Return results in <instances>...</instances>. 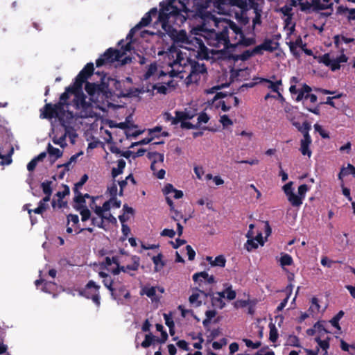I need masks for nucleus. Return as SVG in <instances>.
<instances>
[{"label":"nucleus","mask_w":355,"mask_h":355,"mask_svg":"<svg viewBox=\"0 0 355 355\" xmlns=\"http://www.w3.org/2000/svg\"><path fill=\"white\" fill-rule=\"evenodd\" d=\"M234 22L230 19H223L216 21L218 31L211 30L205 37L209 46L223 49H230V38L228 37V28H233Z\"/></svg>","instance_id":"1"},{"label":"nucleus","mask_w":355,"mask_h":355,"mask_svg":"<svg viewBox=\"0 0 355 355\" xmlns=\"http://www.w3.org/2000/svg\"><path fill=\"white\" fill-rule=\"evenodd\" d=\"M65 114L64 108H61V104L46 103L40 110V117L42 119H51L58 118L60 125L68 132L69 128V122L65 121L64 115Z\"/></svg>","instance_id":"2"},{"label":"nucleus","mask_w":355,"mask_h":355,"mask_svg":"<svg viewBox=\"0 0 355 355\" xmlns=\"http://www.w3.org/2000/svg\"><path fill=\"white\" fill-rule=\"evenodd\" d=\"M182 61L184 62V60ZM185 62L189 63L190 68L189 73L185 79L187 85L197 83L200 78V75L207 72L205 65L190 58L187 59Z\"/></svg>","instance_id":"3"},{"label":"nucleus","mask_w":355,"mask_h":355,"mask_svg":"<svg viewBox=\"0 0 355 355\" xmlns=\"http://www.w3.org/2000/svg\"><path fill=\"white\" fill-rule=\"evenodd\" d=\"M123 54L124 52H121V50L109 48L96 60V65L97 67H100L107 64H112L115 61H120Z\"/></svg>","instance_id":"4"},{"label":"nucleus","mask_w":355,"mask_h":355,"mask_svg":"<svg viewBox=\"0 0 355 355\" xmlns=\"http://www.w3.org/2000/svg\"><path fill=\"white\" fill-rule=\"evenodd\" d=\"M99 289L100 286L96 284L93 280H89L83 290L80 292V294L87 299L92 300L96 306L99 307L101 305Z\"/></svg>","instance_id":"5"},{"label":"nucleus","mask_w":355,"mask_h":355,"mask_svg":"<svg viewBox=\"0 0 355 355\" xmlns=\"http://www.w3.org/2000/svg\"><path fill=\"white\" fill-rule=\"evenodd\" d=\"M173 4V0L169 1L165 6H164V3H160L161 9L159 12H158L156 8H153L146 13L149 14V16H150L151 18L152 16H156L158 15L159 21L162 22L163 26H164L168 20L169 14H171L173 12L171 10L174 8Z\"/></svg>","instance_id":"6"},{"label":"nucleus","mask_w":355,"mask_h":355,"mask_svg":"<svg viewBox=\"0 0 355 355\" xmlns=\"http://www.w3.org/2000/svg\"><path fill=\"white\" fill-rule=\"evenodd\" d=\"M340 53L341 54L335 59H331L329 53H324L320 57L319 62L329 67L332 71L338 70L340 68V63L347 62L348 60L347 56L344 54V49H341Z\"/></svg>","instance_id":"7"},{"label":"nucleus","mask_w":355,"mask_h":355,"mask_svg":"<svg viewBox=\"0 0 355 355\" xmlns=\"http://www.w3.org/2000/svg\"><path fill=\"white\" fill-rule=\"evenodd\" d=\"M131 263L126 266L118 265L111 270L112 274L118 275L121 272L128 273L130 276H135V272L137 271L140 266V257L137 255H132L130 257Z\"/></svg>","instance_id":"8"},{"label":"nucleus","mask_w":355,"mask_h":355,"mask_svg":"<svg viewBox=\"0 0 355 355\" xmlns=\"http://www.w3.org/2000/svg\"><path fill=\"white\" fill-rule=\"evenodd\" d=\"M94 67L92 62L87 63L75 78L73 83L76 87L82 89L83 83L94 73Z\"/></svg>","instance_id":"9"},{"label":"nucleus","mask_w":355,"mask_h":355,"mask_svg":"<svg viewBox=\"0 0 355 355\" xmlns=\"http://www.w3.org/2000/svg\"><path fill=\"white\" fill-rule=\"evenodd\" d=\"M233 26V33L236 34V36L234 39H236V37H239L238 35L240 37L239 42H237V46L241 45L245 47L250 46L251 45H253L256 43V40L254 37H246L243 32V30L241 27H240L239 25H237L236 23H234V25Z\"/></svg>","instance_id":"10"},{"label":"nucleus","mask_w":355,"mask_h":355,"mask_svg":"<svg viewBox=\"0 0 355 355\" xmlns=\"http://www.w3.org/2000/svg\"><path fill=\"white\" fill-rule=\"evenodd\" d=\"M107 87L108 85L103 82L100 84L86 82L85 89L89 96H94L96 95L98 96L100 94L106 92L105 89L107 88Z\"/></svg>","instance_id":"11"},{"label":"nucleus","mask_w":355,"mask_h":355,"mask_svg":"<svg viewBox=\"0 0 355 355\" xmlns=\"http://www.w3.org/2000/svg\"><path fill=\"white\" fill-rule=\"evenodd\" d=\"M73 103L76 110L83 109L87 110L91 107V103L86 101V96L83 94L82 89L74 93Z\"/></svg>","instance_id":"12"},{"label":"nucleus","mask_w":355,"mask_h":355,"mask_svg":"<svg viewBox=\"0 0 355 355\" xmlns=\"http://www.w3.org/2000/svg\"><path fill=\"white\" fill-rule=\"evenodd\" d=\"M173 42L178 44L180 46H183L186 44H190L191 41L189 40L187 32L184 30H180L179 31H174L171 35H169Z\"/></svg>","instance_id":"13"},{"label":"nucleus","mask_w":355,"mask_h":355,"mask_svg":"<svg viewBox=\"0 0 355 355\" xmlns=\"http://www.w3.org/2000/svg\"><path fill=\"white\" fill-rule=\"evenodd\" d=\"M80 90L76 87L75 83H73V85L66 87L65 92L60 95V101L57 104H61V108H64L65 105H68L67 101L69 98V94H74L75 92Z\"/></svg>","instance_id":"14"},{"label":"nucleus","mask_w":355,"mask_h":355,"mask_svg":"<svg viewBox=\"0 0 355 355\" xmlns=\"http://www.w3.org/2000/svg\"><path fill=\"white\" fill-rule=\"evenodd\" d=\"M311 143L312 139L311 136L306 135L305 137H303V139H301L300 150L303 155H306L309 157L311 156L312 151L310 149Z\"/></svg>","instance_id":"15"},{"label":"nucleus","mask_w":355,"mask_h":355,"mask_svg":"<svg viewBox=\"0 0 355 355\" xmlns=\"http://www.w3.org/2000/svg\"><path fill=\"white\" fill-rule=\"evenodd\" d=\"M254 80H259V83H268L269 85L268 87L270 89L272 92L277 93L278 96L281 98H284L282 94L279 92V86L282 85V80H277L276 82H272V80L264 78H255Z\"/></svg>","instance_id":"16"},{"label":"nucleus","mask_w":355,"mask_h":355,"mask_svg":"<svg viewBox=\"0 0 355 355\" xmlns=\"http://www.w3.org/2000/svg\"><path fill=\"white\" fill-rule=\"evenodd\" d=\"M114 290L116 294L117 298H112L114 300H116L118 303L123 304V298L124 299H129L130 298V293L126 290L125 286L122 285L118 288L114 287Z\"/></svg>","instance_id":"17"},{"label":"nucleus","mask_w":355,"mask_h":355,"mask_svg":"<svg viewBox=\"0 0 355 355\" xmlns=\"http://www.w3.org/2000/svg\"><path fill=\"white\" fill-rule=\"evenodd\" d=\"M122 83L119 80H116L114 83V88L116 94L119 97H129L134 96L133 89H122L121 88Z\"/></svg>","instance_id":"18"},{"label":"nucleus","mask_w":355,"mask_h":355,"mask_svg":"<svg viewBox=\"0 0 355 355\" xmlns=\"http://www.w3.org/2000/svg\"><path fill=\"white\" fill-rule=\"evenodd\" d=\"M163 193L168 196L171 193H174L173 198L175 199H180L183 197V192L181 190H178L174 188L172 184L167 183L162 189Z\"/></svg>","instance_id":"19"},{"label":"nucleus","mask_w":355,"mask_h":355,"mask_svg":"<svg viewBox=\"0 0 355 355\" xmlns=\"http://www.w3.org/2000/svg\"><path fill=\"white\" fill-rule=\"evenodd\" d=\"M264 0H248V10L252 9L259 17V12H262Z\"/></svg>","instance_id":"20"},{"label":"nucleus","mask_w":355,"mask_h":355,"mask_svg":"<svg viewBox=\"0 0 355 355\" xmlns=\"http://www.w3.org/2000/svg\"><path fill=\"white\" fill-rule=\"evenodd\" d=\"M200 278H203L205 284H211L215 282L214 277L213 275L209 276L205 271L196 272L193 275L194 282H198Z\"/></svg>","instance_id":"21"},{"label":"nucleus","mask_w":355,"mask_h":355,"mask_svg":"<svg viewBox=\"0 0 355 355\" xmlns=\"http://www.w3.org/2000/svg\"><path fill=\"white\" fill-rule=\"evenodd\" d=\"M252 56V51L248 49L244 51L241 54H230L229 58L234 62H237L239 60L246 61Z\"/></svg>","instance_id":"22"},{"label":"nucleus","mask_w":355,"mask_h":355,"mask_svg":"<svg viewBox=\"0 0 355 355\" xmlns=\"http://www.w3.org/2000/svg\"><path fill=\"white\" fill-rule=\"evenodd\" d=\"M263 50L268 52H273L279 47V43L274 42L271 39H265L263 43L261 44Z\"/></svg>","instance_id":"23"},{"label":"nucleus","mask_w":355,"mask_h":355,"mask_svg":"<svg viewBox=\"0 0 355 355\" xmlns=\"http://www.w3.org/2000/svg\"><path fill=\"white\" fill-rule=\"evenodd\" d=\"M158 72V67L157 64L156 62H154L151 63L150 65H148V69L145 73L143 75V80H147L150 77L155 76Z\"/></svg>","instance_id":"24"},{"label":"nucleus","mask_w":355,"mask_h":355,"mask_svg":"<svg viewBox=\"0 0 355 355\" xmlns=\"http://www.w3.org/2000/svg\"><path fill=\"white\" fill-rule=\"evenodd\" d=\"M330 0H312L313 9L315 10H322L328 8L332 5L329 3Z\"/></svg>","instance_id":"25"},{"label":"nucleus","mask_w":355,"mask_h":355,"mask_svg":"<svg viewBox=\"0 0 355 355\" xmlns=\"http://www.w3.org/2000/svg\"><path fill=\"white\" fill-rule=\"evenodd\" d=\"M76 195L73 198L74 202L76 203V205L74 206V208L76 210H80L83 207H87L85 205V200L84 199V197L83 196V194L80 192H74Z\"/></svg>","instance_id":"26"},{"label":"nucleus","mask_w":355,"mask_h":355,"mask_svg":"<svg viewBox=\"0 0 355 355\" xmlns=\"http://www.w3.org/2000/svg\"><path fill=\"white\" fill-rule=\"evenodd\" d=\"M348 12L347 15L348 21L355 20V8H348L343 6H340L337 8V12L339 14H345Z\"/></svg>","instance_id":"27"},{"label":"nucleus","mask_w":355,"mask_h":355,"mask_svg":"<svg viewBox=\"0 0 355 355\" xmlns=\"http://www.w3.org/2000/svg\"><path fill=\"white\" fill-rule=\"evenodd\" d=\"M103 284L104 286L110 291L111 296L112 298H117L116 294L114 290V281L110 276H108L107 278L103 279Z\"/></svg>","instance_id":"28"},{"label":"nucleus","mask_w":355,"mask_h":355,"mask_svg":"<svg viewBox=\"0 0 355 355\" xmlns=\"http://www.w3.org/2000/svg\"><path fill=\"white\" fill-rule=\"evenodd\" d=\"M162 254L159 253L152 258L153 262L155 264V271L156 272L159 271L165 265V263L162 261Z\"/></svg>","instance_id":"29"},{"label":"nucleus","mask_w":355,"mask_h":355,"mask_svg":"<svg viewBox=\"0 0 355 355\" xmlns=\"http://www.w3.org/2000/svg\"><path fill=\"white\" fill-rule=\"evenodd\" d=\"M329 338L326 340H321L320 337H315V341L318 343L319 347L324 352L323 355L327 354V349L329 348Z\"/></svg>","instance_id":"30"},{"label":"nucleus","mask_w":355,"mask_h":355,"mask_svg":"<svg viewBox=\"0 0 355 355\" xmlns=\"http://www.w3.org/2000/svg\"><path fill=\"white\" fill-rule=\"evenodd\" d=\"M287 198L293 207H298L302 205V199H301L300 196L296 195L295 193L288 196Z\"/></svg>","instance_id":"31"},{"label":"nucleus","mask_w":355,"mask_h":355,"mask_svg":"<svg viewBox=\"0 0 355 355\" xmlns=\"http://www.w3.org/2000/svg\"><path fill=\"white\" fill-rule=\"evenodd\" d=\"M47 151L50 156L55 157V159L53 162L62 156V151L59 148L53 147L51 144H48Z\"/></svg>","instance_id":"32"},{"label":"nucleus","mask_w":355,"mask_h":355,"mask_svg":"<svg viewBox=\"0 0 355 355\" xmlns=\"http://www.w3.org/2000/svg\"><path fill=\"white\" fill-rule=\"evenodd\" d=\"M320 306L318 303V300L317 297H313L311 299V304L308 309V312L310 313L311 315H313L315 313H318L320 311Z\"/></svg>","instance_id":"33"},{"label":"nucleus","mask_w":355,"mask_h":355,"mask_svg":"<svg viewBox=\"0 0 355 355\" xmlns=\"http://www.w3.org/2000/svg\"><path fill=\"white\" fill-rule=\"evenodd\" d=\"M175 115L177 116L178 123L179 122L185 121L186 120L191 119L193 115L187 112L175 111Z\"/></svg>","instance_id":"34"},{"label":"nucleus","mask_w":355,"mask_h":355,"mask_svg":"<svg viewBox=\"0 0 355 355\" xmlns=\"http://www.w3.org/2000/svg\"><path fill=\"white\" fill-rule=\"evenodd\" d=\"M232 28V27L228 28V29H227L228 37L230 38V48H235L237 46V42H239L240 37L238 35L239 37H236V39H234L236 34L233 33L234 31H233V28Z\"/></svg>","instance_id":"35"},{"label":"nucleus","mask_w":355,"mask_h":355,"mask_svg":"<svg viewBox=\"0 0 355 355\" xmlns=\"http://www.w3.org/2000/svg\"><path fill=\"white\" fill-rule=\"evenodd\" d=\"M269 328H270L269 340L272 343H275L279 336L278 331H277L275 325L271 322L269 324Z\"/></svg>","instance_id":"36"},{"label":"nucleus","mask_w":355,"mask_h":355,"mask_svg":"<svg viewBox=\"0 0 355 355\" xmlns=\"http://www.w3.org/2000/svg\"><path fill=\"white\" fill-rule=\"evenodd\" d=\"M153 341H156V337L150 333L145 336V339L141 343V346L143 348H148L153 344Z\"/></svg>","instance_id":"37"},{"label":"nucleus","mask_w":355,"mask_h":355,"mask_svg":"<svg viewBox=\"0 0 355 355\" xmlns=\"http://www.w3.org/2000/svg\"><path fill=\"white\" fill-rule=\"evenodd\" d=\"M344 314V311L341 310L330 320L331 325L338 330H340L339 320L343 317Z\"/></svg>","instance_id":"38"},{"label":"nucleus","mask_w":355,"mask_h":355,"mask_svg":"<svg viewBox=\"0 0 355 355\" xmlns=\"http://www.w3.org/2000/svg\"><path fill=\"white\" fill-rule=\"evenodd\" d=\"M230 3L241 10H248V0H229Z\"/></svg>","instance_id":"39"},{"label":"nucleus","mask_w":355,"mask_h":355,"mask_svg":"<svg viewBox=\"0 0 355 355\" xmlns=\"http://www.w3.org/2000/svg\"><path fill=\"white\" fill-rule=\"evenodd\" d=\"M211 301L213 306L218 308L220 309H222L225 306V302H224L223 299L220 297L213 296L211 297Z\"/></svg>","instance_id":"40"},{"label":"nucleus","mask_w":355,"mask_h":355,"mask_svg":"<svg viewBox=\"0 0 355 355\" xmlns=\"http://www.w3.org/2000/svg\"><path fill=\"white\" fill-rule=\"evenodd\" d=\"M293 263L292 257L288 254H284L280 258V264L282 267L291 266Z\"/></svg>","instance_id":"41"},{"label":"nucleus","mask_w":355,"mask_h":355,"mask_svg":"<svg viewBox=\"0 0 355 355\" xmlns=\"http://www.w3.org/2000/svg\"><path fill=\"white\" fill-rule=\"evenodd\" d=\"M311 129V125L309 122L305 121L302 125H301L300 128H298V131L300 132L303 135V137H305L306 135L310 136L309 130Z\"/></svg>","instance_id":"42"},{"label":"nucleus","mask_w":355,"mask_h":355,"mask_svg":"<svg viewBox=\"0 0 355 355\" xmlns=\"http://www.w3.org/2000/svg\"><path fill=\"white\" fill-rule=\"evenodd\" d=\"M52 182L49 180H46L41 184V187L42 189L43 193L45 195H51L52 194V188H51Z\"/></svg>","instance_id":"43"},{"label":"nucleus","mask_w":355,"mask_h":355,"mask_svg":"<svg viewBox=\"0 0 355 355\" xmlns=\"http://www.w3.org/2000/svg\"><path fill=\"white\" fill-rule=\"evenodd\" d=\"M152 21V18L149 16V14L146 13L141 18L140 21L137 24V27L139 28L148 26Z\"/></svg>","instance_id":"44"},{"label":"nucleus","mask_w":355,"mask_h":355,"mask_svg":"<svg viewBox=\"0 0 355 355\" xmlns=\"http://www.w3.org/2000/svg\"><path fill=\"white\" fill-rule=\"evenodd\" d=\"M226 263L225 258L223 255L217 256L213 262L211 263L212 266L225 267Z\"/></svg>","instance_id":"45"},{"label":"nucleus","mask_w":355,"mask_h":355,"mask_svg":"<svg viewBox=\"0 0 355 355\" xmlns=\"http://www.w3.org/2000/svg\"><path fill=\"white\" fill-rule=\"evenodd\" d=\"M258 248V244L254 241L253 238L248 239L245 244V248L250 252L254 249H257Z\"/></svg>","instance_id":"46"},{"label":"nucleus","mask_w":355,"mask_h":355,"mask_svg":"<svg viewBox=\"0 0 355 355\" xmlns=\"http://www.w3.org/2000/svg\"><path fill=\"white\" fill-rule=\"evenodd\" d=\"M91 221H92V225L93 226H96L99 228H101V229H103V230H106L105 229V225H104V221H103V219L102 218H96V217H92L91 218Z\"/></svg>","instance_id":"47"},{"label":"nucleus","mask_w":355,"mask_h":355,"mask_svg":"<svg viewBox=\"0 0 355 355\" xmlns=\"http://www.w3.org/2000/svg\"><path fill=\"white\" fill-rule=\"evenodd\" d=\"M80 214L81 215L82 221H87L91 218V212L87 207H83L80 210Z\"/></svg>","instance_id":"48"},{"label":"nucleus","mask_w":355,"mask_h":355,"mask_svg":"<svg viewBox=\"0 0 355 355\" xmlns=\"http://www.w3.org/2000/svg\"><path fill=\"white\" fill-rule=\"evenodd\" d=\"M288 345L293 347H300V339L297 336L291 335L288 338Z\"/></svg>","instance_id":"49"},{"label":"nucleus","mask_w":355,"mask_h":355,"mask_svg":"<svg viewBox=\"0 0 355 355\" xmlns=\"http://www.w3.org/2000/svg\"><path fill=\"white\" fill-rule=\"evenodd\" d=\"M309 187L306 184H303L299 186L297 191L298 196H300L301 199H304L306 193L309 190Z\"/></svg>","instance_id":"50"},{"label":"nucleus","mask_w":355,"mask_h":355,"mask_svg":"<svg viewBox=\"0 0 355 355\" xmlns=\"http://www.w3.org/2000/svg\"><path fill=\"white\" fill-rule=\"evenodd\" d=\"M314 129L316 132H318L320 135L324 138V139H328L329 138V133L327 132L322 127L318 124V123H315L314 125Z\"/></svg>","instance_id":"51"},{"label":"nucleus","mask_w":355,"mask_h":355,"mask_svg":"<svg viewBox=\"0 0 355 355\" xmlns=\"http://www.w3.org/2000/svg\"><path fill=\"white\" fill-rule=\"evenodd\" d=\"M89 207L94 210V213L97 215V216L100 218L103 219L104 217V211L103 210L102 206H98L97 205H95L94 207H92V205H89Z\"/></svg>","instance_id":"52"},{"label":"nucleus","mask_w":355,"mask_h":355,"mask_svg":"<svg viewBox=\"0 0 355 355\" xmlns=\"http://www.w3.org/2000/svg\"><path fill=\"white\" fill-rule=\"evenodd\" d=\"M87 180H88L87 175H86V174L83 175L81 177L80 181H78L77 183L75 184V187L73 188V191L74 192L79 191L78 189L81 188L85 184V183L87 181Z\"/></svg>","instance_id":"53"},{"label":"nucleus","mask_w":355,"mask_h":355,"mask_svg":"<svg viewBox=\"0 0 355 355\" xmlns=\"http://www.w3.org/2000/svg\"><path fill=\"white\" fill-rule=\"evenodd\" d=\"M209 117L208 114L206 112H202L198 116V123L196 125H198L199 127L201 123H207L209 121Z\"/></svg>","instance_id":"54"},{"label":"nucleus","mask_w":355,"mask_h":355,"mask_svg":"<svg viewBox=\"0 0 355 355\" xmlns=\"http://www.w3.org/2000/svg\"><path fill=\"white\" fill-rule=\"evenodd\" d=\"M227 343V340L226 338H223L222 339H220L219 341H214L213 343H212V347L214 349H221L223 346L226 345Z\"/></svg>","instance_id":"55"},{"label":"nucleus","mask_w":355,"mask_h":355,"mask_svg":"<svg viewBox=\"0 0 355 355\" xmlns=\"http://www.w3.org/2000/svg\"><path fill=\"white\" fill-rule=\"evenodd\" d=\"M293 182H289L286 183L285 185H284L282 187L283 191L287 197L294 193L293 189Z\"/></svg>","instance_id":"56"},{"label":"nucleus","mask_w":355,"mask_h":355,"mask_svg":"<svg viewBox=\"0 0 355 355\" xmlns=\"http://www.w3.org/2000/svg\"><path fill=\"white\" fill-rule=\"evenodd\" d=\"M107 191L110 193L111 198L116 197L117 196V185L115 183V181L107 187Z\"/></svg>","instance_id":"57"},{"label":"nucleus","mask_w":355,"mask_h":355,"mask_svg":"<svg viewBox=\"0 0 355 355\" xmlns=\"http://www.w3.org/2000/svg\"><path fill=\"white\" fill-rule=\"evenodd\" d=\"M164 119L166 122H171L172 125H177V116L173 117L169 112H165L164 114Z\"/></svg>","instance_id":"58"},{"label":"nucleus","mask_w":355,"mask_h":355,"mask_svg":"<svg viewBox=\"0 0 355 355\" xmlns=\"http://www.w3.org/2000/svg\"><path fill=\"white\" fill-rule=\"evenodd\" d=\"M245 345L248 347H251L252 349H257L259 348L261 345V343L260 341H257L256 343H253L251 340L250 339H244L243 340Z\"/></svg>","instance_id":"59"},{"label":"nucleus","mask_w":355,"mask_h":355,"mask_svg":"<svg viewBox=\"0 0 355 355\" xmlns=\"http://www.w3.org/2000/svg\"><path fill=\"white\" fill-rule=\"evenodd\" d=\"M199 297L198 293H193L189 298V302L191 304H195L196 306H199L201 305V301L198 300Z\"/></svg>","instance_id":"60"},{"label":"nucleus","mask_w":355,"mask_h":355,"mask_svg":"<svg viewBox=\"0 0 355 355\" xmlns=\"http://www.w3.org/2000/svg\"><path fill=\"white\" fill-rule=\"evenodd\" d=\"M55 286L53 282H45L42 288V291L46 293H51V290Z\"/></svg>","instance_id":"61"},{"label":"nucleus","mask_w":355,"mask_h":355,"mask_svg":"<svg viewBox=\"0 0 355 355\" xmlns=\"http://www.w3.org/2000/svg\"><path fill=\"white\" fill-rule=\"evenodd\" d=\"M144 293L146 294L148 297H153L156 294L155 288L153 286L144 288L143 289Z\"/></svg>","instance_id":"62"},{"label":"nucleus","mask_w":355,"mask_h":355,"mask_svg":"<svg viewBox=\"0 0 355 355\" xmlns=\"http://www.w3.org/2000/svg\"><path fill=\"white\" fill-rule=\"evenodd\" d=\"M220 121L224 127L232 125L233 123L232 121L230 119V117L225 114L220 116Z\"/></svg>","instance_id":"63"},{"label":"nucleus","mask_w":355,"mask_h":355,"mask_svg":"<svg viewBox=\"0 0 355 355\" xmlns=\"http://www.w3.org/2000/svg\"><path fill=\"white\" fill-rule=\"evenodd\" d=\"M225 293L227 294L225 295V297L229 300H232L235 299L236 295V292L232 289L231 286H230L225 290Z\"/></svg>","instance_id":"64"}]
</instances>
